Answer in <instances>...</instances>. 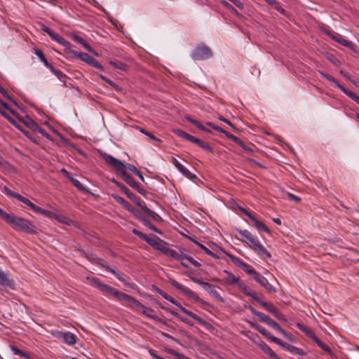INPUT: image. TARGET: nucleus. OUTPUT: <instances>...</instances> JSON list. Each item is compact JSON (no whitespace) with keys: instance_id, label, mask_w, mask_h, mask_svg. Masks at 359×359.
I'll list each match as a JSON object with an SVG mask.
<instances>
[{"instance_id":"obj_1","label":"nucleus","mask_w":359,"mask_h":359,"mask_svg":"<svg viewBox=\"0 0 359 359\" xmlns=\"http://www.w3.org/2000/svg\"><path fill=\"white\" fill-rule=\"evenodd\" d=\"M238 232L242 237L245 239H242L241 241L246 243L254 251H255L258 255L264 257V258H270L271 257V253L248 230H238Z\"/></svg>"},{"instance_id":"obj_2","label":"nucleus","mask_w":359,"mask_h":359,"mask_svg":"<svg viewBox=\"0 0 359 359\" xmlns=\"http://www.w3.org/2000/svg\"><path fill=\"white\" fill-rule=\"evenodd\" d=\"M15 230L23 231L26 233L35 234L37 233L36 226L33 223L25 218L18 217L11 214L6 222Z\"/></svg>"},{"instance_id":"obj_3","label":"nucleus","mask_w":359,"mask_h":359,"mask_svg":"<svg viewBox=\"0 0 359 359\" xmlns=\"http://www.w3.org/2000/svg\"><path fill=\"white\" fill-rule=\"evenodd\" d=\"M125 306L129 307L137 313H141L143 315L155 320H161V319L157 316L153 314L154 311L152 309L145 306L133 297H131L128 303L125 304Z\"/></svg>"},{"instance_id":"obj_4","label":"nucleus","mask_w":359,"mask_h":359,"mask_svg":"<svg viewBox=\"0 0 359 359\" xmlns=\"http://www.w3.org/2000/svg\"><path fill=\"white\" fill-rule=\"evenodd\" d=\"M102 290H101V292L104 294V295H105L107 297L114 296L123 306H125V304H127L129 302V301L132 297L126 293L120 292V291L117 290L116 289H115L108 285H106V284H105V285H102Z\"/></svg>"},{"instance_id":"obj_5","label":"nucleus","mask_w":359,"mask_h":359,"mask_svg":"<svg viewBox=\"0 0 359 359\" xmlns=\"http://www.w3.org/2000/svg\"><path fill=\"white\" fill-rule=\"evenodd\" d=\"M132 232L134 234L139 236L140 238H141L142 239H143L144 241H145L147 243H149L155 249H157L163 252L165 247V243L161 240L159 238L156 236L150 237L136 229H133L132 230Z\"/></svg>"},{"instance_id":"obj_6","label":"nucleus","mask_w":359,"mask_h":359,"mask_svg":"<svg viewBox=\"0 0 359 359\" xmlns=\"http://www.w3.org/2000/svg\"><path fill=\"white\" fill-rule=\"evenodd\" d=\"M104 158L105 161L111 165L116 170L120 172L121 173L122 170H124L123 168H126L130 171L133 172L135 175L137 172L138 170L133 165L127 163L124 164L122 161L118 159L113 157L109 154L104 155Z\"/></svg>"},{"instance_id":"obj_7","label":"nucleus","mask_w":359,"mask_h":359,"mask_svg":"<svg viewBox=\"0 0 359 359\" xmlns=\"http://www.w3.org/2000/svg\"><path fill=\"white\" fill-rule=\"evenodd\" d=\"M210 48L204 44L196 47L191 53V57L194 60H202L212 57Z\"/></svg>"},{"instance_id":"obj_8","label":"nucleus","mask_w":359,"mask_h":359,"mask_svg":"<svg viewBox=\"0 0 359 359\" xmlns=\"http://www.w3.org/2000/svg\"><path fill=\"white\" fill-rule=\"evenodd\" d=\"M191 280L201 285L205 290H207L210 294H212L214 297H215L217 299L220 301L221 302H224V299L220 296L219 292L216 290L215 287L212 285H211L209 283L204 282L200 279H198L194 277H191Z\"/></svg>"},{"instance_id":"obj_9","label":"nucleus","mask_w":359,"mask_h":359,"mask_svg":"<svg viewBox=\"0 0 359 359\" xmlns=\"http://www.w3.org/2000/svg\"><path fill=\"white\" fill-rule=\"evenodd\" d=\"M169 283L175 288L180 290L182 293L187 295L188 297L194 299L196 302L201 301L200 297L197 294L191 290L189 288L186 286L179 283L175 279L172 278H169Z\"/></svg>"},{"instance_id":"obj_10","label":"nucleus","mask_w":359,"mask_h":359,"mask_svg":"<svg viewBox=\"0 0 359 359\" xmlns=\"http://www.w3.org/2000/svg\"><path fill=\"white\" fill-rule=\"evenodd\" d=\"M41 29L48 34L50 37H51L52 39L57 41L60 44L64 46H69V43L62 36H60L59 34H56L55 32L51 30L48 27L46 26L43 24H41L40 25Z\"/></svg>"},{"instance_id":"obj_11","label":"nucleus","mask_w":359,"mask_h":359,"mask_svg":"<svg viewBox=\"0 0 359 359\" xmlns=\"http://www.w3.org/2000/svg\"><path fill=\"white\" fill-rule=\"evenodd\" d=\"M112 182L121 189V190L124 192L127 196L132 201H135L137 205L139 206H142L141 200L140 198H138L135 194H134L133 192H131L125 185L121 184V182H118L116 180H113Z\"/></svg>"},{"instance_id":"obj_12","label":"nucleus","mask_w":359,"mask_h":359,"mask_svg":"<svg viewBox=\"0 0 359 359\" xmlns=\"http://www.w3.org/2000/svg\"><path fill=\"white\" fill-rule=\"evenodd\" d=\"M325 33L330 37H331L333 40L337 41L338 43H339L342 46H344L345 47H347V48H349L351 49L353 48L354 43L352 41H348V40H346V39H344L340 34H333L330 31H326Z\"/></svg>"},{"instance_id":"obj_13","label":"nucleus","mask_w":359,"mask_h":359,"mask_svg":"<svg viewBox=\"0 0 359 359\" xmlns=\"http://www.w3.org/2000/svg\"><path fill=\"white\" fill-rule=\"evenodd\" d=\"M253 278L256 280L262 286L265 287V289L268 291L271 292H276V288L269 283L268 280L265 277L261 274L257 273Z\"/></svg>"},{"instance_id":"obj_14","label":"nucleus","mask_w":359,"mask_h":359,"mask_svg":"<svg viewBox=\"0 0 359 359\" xmlns=\"http://www.w3.org/2000/svg\"><path fill=\"white\" fill-rule=\"evenodd\" d=\"M113 197L116 200V201L122 205L125 209L135 214L136 216H138V211L123 198L118 196H113Z\"/></svg>"},{"instance_id":"obj_15","label":"nucleus","mask_w":359,"mask_h":359,"mask_svg":"<svg viewBox=\"0 0 359 359\" xmlns=\"http://www.w3.org/2000/svg\"><path fill=\"white\" fill-rule=\"evenodd\" d=\"M57 337H61L69 345H74L76 343V336L69 332H58Z\"/></svg>"},{"instance_id":"obj_16","label":"nucleus","mask_w":359,"mask_h":359,"mask_svg":"<svg viewBox=\"0 0 359 359\" xmlns=\"http://www.w3.org/2000/svg\"><path fill=\"white\" fill-rule=\"evenodd\" d=\"M228 138L236 142L238 145L242 147L245 151L248 153L253 152V149L250 145L245 144L243 140L233 135H228Z\"/></svg>"},{"instance_id":"obj_17","label":"nucleus","mask_w":359,"mask_h":359,"mask_svg":"<svg viewBox=\"0 0 359 359\" xmlns=\"http://www.w3.org/2000/svg\"><path fill=\"white\" fill-rule=\"evenodd\" d=\"M188 140L191 142H194V143L196 144L200 147H201V148H203V149H204L205 150H208V151H212V148L210 146L209 144L203 142V140H201L199 138L195 137L194 136H193L191 135L189 137Z\"/></svg>"},{"instance_id":"obj_18","label":"nucleus","mask_w":359,"mask_h":359,"mask_svg":"<svg viewBox=\"0 0 359 359\" xmlns=\"http://www.w3.org/2000/svg\"><path fill=\"white\" fill-rule=\"evenodd\" d=\"M163 253L173 257L176 260H181L182 259H183L184 256V253L181 250L180 252H178L172 249L167 248L166 246L165 247Z\"/></svg>"},{"instance_id":"obj_19","label":"nucleus","mask_w":359,"mask_h":359,"mask_svg":"<svg viewBox=\"0 0 359 359\" xmlns=\"http://www.w3.org/2000/svg\"><path fill=\"white\" fill-rule=\"evenodd\" d=\"M0 285L13 288L14 287V281L9 279L6 273L0 271Z\"/></svg>"},{"instance_id":"obj_20","label":"nucleus","mask_w":359,"mask_h":359,"mask_svg":"<svg viewBox=\"0 0 359 359\" xmlns=\"http://www.w3.org/2000/svg\"><path fill=\"white\" fill-rule=\"evenodd\" d=\"M49 69L57 77L60 81L63 83V86H67L66 81L68 79V76L62 72L60 70L55 69L53 66H52Z\"/></svg>"},{"instance_id":"obj_21","label":"nucleus","mask_w":359,"mask_h":359,"mask_svg":"<svg viewBox=\"0 0 359 359\" xmlns=\"http://www.w3.org/2000/svg\"><path fill=\"white\" fill-rule=\"evenodd\" d=\"M319 73L320 74V75H322L324 78H325L327 80H328L329 81H331L333 83L335 84V86L339 88L342 92H344L345 93V91H347V88H344V86H343L342 85L339 84L337 80L333 77L331 75L328 74H326L322 71H319Z\"/></svg>"},{"instance_id":"obj_22","label":"nucleus","mask_w":359,"mask_h":359,"mask_svg":"<svg viewBox=\"0 0 359 359\" xmlns=\"http://www.w3.org/2000/svg\"><path fill=\"white\" fill-rule=\"evenodd\" d=\"M173 304L177 306L184 313H186L187 315H188L189 316H190L191 318H192L193 319L196 320V321H198V322H202V320L201 318L197 316L196 314H195L194 313H193L192 311H189L187 310V309H185L184 307H183L181 304L180 302H178L177 301L175 300V303H173Z\"/></svg>"},{"instance_id":"obj_23","label":"nucleus","mask_w":359,"mask_h":359,"mask_svg":"<svg viewBox=\"0 0 359 359\" xmlns=\"http://www.w3.org/2000/svg\"><path fill=\"white\" fill-rule=\"evenodd\" d=\"M72 53L75 57L80 59L81 60L86 62L87 64H89L91 59L93 58V57H91L89 54L86 53L72 50Z\"/></svg>"},{"instance_id":"obj_24","label":"nucleus","mask_w":359,"mask_h":359,"mask_svg":"<svg viewBox=\"0 0 359 359\" xmlns=\"http://www.w3.org/2000/svg\"><path fill=\"white\" fill-rule=\"evenodd\" d=\"M34 53L37 55V57L39 58V60L43 63V65L48 68L50 69L53 65L48 62V61L46 60L45 55L43 54V51L39 49L35 48L34 49Z\"/></svg>"},{"instance_id":"obj_25","label":"nucleus","mask_w":359,"mask_h":359,"mask_svg":"<svg viewBox=\"0 0 359 359\" xmlns=\"http://www.w3.org/2000/svg\"><path fill=\"white\" fill-rule=\"evenodd\" d=\"M121 175L122 179L131 187L134 188L137 186V183L126 170H122Z\"/></svg>"},{"instance_id":"obj_26","label":"nucleus","mask_w":359,"mask_h":359,"mask_svg":"<svg viewBox=\"0 0 359 359\" xmlns=\"http://www.w3.org/2000/svg\"><path fill=\"white\" fill-rule=\"evenodd\" d=\"M18 200L29 206L35 212H36V211L39 210V206L36 205L32 202H31L28 198L21 196L20 194L18 196Z\"/></svg>"},{"instance_id":"obj_27","label":"nucleus","mask_w":359,"mask_h":359,"mask_svg":"<svg viewBox=\"0 0 359 359\" xmlns=\"http://www.w3.org/2000/svg\"><path fill=\"white\" fill-rule=\"evenodd\" d=\"M10 348L13 351V354L20 355L21 357H23L26 359H30L29 355L28 353L25 352L20 348H18L17 346L14 345H10Z\"/></svg>"},{"instance_id":"obj_28","label":"nucleus","mask_w":359,"mask_h":359,"mask_svg":"<svg viewBox=\"0 0 359 359\" xmlns=\"http://www.w3.org/2000/svg\"><path fill=\"white\" fill-rule=\"evenodd\" d=\"M140 207L153 219L156 221H159L161 219V217L156 212L148 208L145 205L142 204V206Z\"/></svg>"},{"instance_id":"obj_29","label":"nucleus","mask_w":359,"mask_h":359,"mask_svg":"<svg viewBox=\"0 0 359 359\" xmlns=\"http://www.w3.org/2000/svg\"><path fill=\"white\" fill-rule=\"evenodd\" d=\"M254 222L255 226L259 231H264L266 233H269V229L261 221L256 219V217L253 218L252 220Z\"/></svg>"},{"instance_id":"obj_30","label":"nucleus","mask_w":359,"mask_h":359,"mask_svg":"<svg viewBox=\"0 0 359 359\" xmlns=\"http://www.w3.org/2000/svg\"><path fill=\"white\" fill-rule=\"evenodd\" d=\"M107 270L111 273H113L120 281L126 285H130L129 283L126 281L125 276L116 272L114 269L109 268V266L106 267Z\"/></svg>"},{"instance_id":"obj_31","label":"nucleus","mask_w":359,"mask_h":359,"mask_svg":"<svg viewBox=\"0 0 359 359\" xmlns=\"http://www.w3.org/2000/svg\"><path fill=\"white\" fill-rule=\"evenodd\" d=\"M191 241L195 243L196 245H198L202 250H203L208 255L212 256V257H214L215 259H219V257L214 253L213 252H212L210 250H209L207 247H205L204 245L198 243L197 241H196L195 239H191Z\"/></svg>"},{"instance_id":"obj_32","label":"nucleus","mask_w":359,"mask_h":359,"mask_svg":"<svg viewBox=\"0 0 359 359\" xmlns=\"http://www.w3.org/2000/svg\"><path fill=\"white\" fill-rule=\"evenodd\" d=\"M67 177L73 182L74 185L79 190H85V187L76 179L73 177L72 173L67 172Z\"/></svg>"},{"instance_id":"obj_33","label":"nucleus","mask_w":359,"mask_h":359,"mask_svg":"<svg viewBox=\"0 0 359 359\" xmlns=\"http://www.w3.org/2000/svg\"><path fill=\"white\" fill-rule=\"evenodd\" d=\"M224 273L227 275L226 278V283L229 285L236 284L238 283V278L236 277L233 274H232L231 272H229L226 270L224 271Z\"/></svg>"},{"instance_id":"obj_34","label":"nucleus","mask_w":359,"mask_h":359,"mask_svg":"<svg viewBox=\"0 0 359 359\" xmlns=\"http://www.w3.org/2000/svg\"><path fill=\"white\" fill-rule=\"evenodd\" d=\"M244 271H245L247 273L251 275L253 278L255 276V275L257 273V271H255L254 270V269L250 266L247 263H245L243 262V263L242 264V265L240 266Z\"/></svg>"},{"instance_id":"obj_35","label":"nucleus","mask_w":359,"mask_h":359,"mask_svg":"<svg viewBox=\"0 0 359 359\" xmlns=\"http://www.w3.org/2000/svg\"><path fill=\"white\" fill-rule=\"evenodd\" d=\"M186 119L192 123L194 126H196L198 129L201 130H203L205 132H207V133H210V130H208L207 128H205L203 124H201L199 121H198L197 120H195L189 116H187L186 118Z\"/></svg>"},{"instance_id":"obj_36","label":"nucleus","mask_w":359,"mask_h":359,"mask_svg":"<svg viewBox=\"0 0 359 359\" xmlns=\"http://www.w3.org/2000/svg\"><path fill=\"white\" fill-rule=\"evenodd\" d=\"M259 346L261 350L270 357L274 353V351L265 342L262 341Z\"/></svg>"},{"instance_id":"obj_37","label":"nucleus","mask_w":359,"mask_h":359,"mask_svg":"<svg viewBox=\"0 0 359 359\" xmlns=\"http://www.w3.org/2000/svg\"><path fill=\"white\" fill-rule=\"evenodd\" d=\"M253 327L255 328L256 330H257L259 333H261L266 337H270L271 334L269 332H268L264 327L258 324H253Z\"/></svg>"},{"instance_id":"obj_38","label":"nucleus","mask_w":359,"mask_h":359,"mask_svg":"<svg viewBox=\"0 0 359 359\" xmlns=\"http://www.w3.org/2000/svg\"><path fill=\"white\" fill-rule=\"evenodd\" d=\"M109 64L111 65L114 66V67H116V68H117L118 69H121V70L125 71V70L127 69V65L125 63H123V62H122L121 61H118V60L112 61V60H111L109 62Z\"/></svg>"},{"instance_id":"obj_39","label":"nucleus","mask_w":359,"mask_h":359,"mask_svg":"<svg viewBox=\"0 0 359 359\" xmlns=\"http://www.w3.org/2000/svg\"><path fill=\"white\" fill-rule=\"evenodd\" d=\"M259 319L263 323H265L268 325H271V323L274 321L273 319H271L269 316L264 314V313H261L259 315Z\"/></svg>"},{"instance_id":"obj_40","label":"nucleus","mask_w":359,"mask_h":359,"mask_svg":"<svg viewBox=\"0 0 359 359\" xmlns=\"http://www.w3.org/2000/svg\"><path fill=\"white\" fill-rule=\"evenodd\" d=\"M100 78L104 81L105 82H107V83H109L111 86H112L117 91H121V88L117 85L116 84L114 81H112L110 79H108L107 78L106 76H103V75H100Z\"/></svg>"},{"instance_id":"obj_41","label":"nucleus","mask_w":359,"mask_h":359,"mask_svg":"<svg viewBox=\"0 0 359 359\" xmlns=\"http://www.w3.org/2000/svg\"><path fill=\"white\" fill-rule=\"evenodd\" d=\"M140 219H141V221L143 222V224L146 226L149 227L150 229H151L154 231L160 233V231L158 230V229L155 226H154L148 219H147L146 218H144L143 217H140Z\"/></svg>"},{"instance_id":"obj_42","label":"nucleus","mask_w":359,"mask_h":359,"mask_svg":"<svg viewBox=\"0 0 359 359\" xmlns=\"http://www.w3.org/2000/svg\"><path fill=\"white\" fill-rule=\"evenodd\" d=\"M263 307H264L269 312L273 313L277 309L273 304L268 303L266 302H264L262 300V302L260 304Z\"/></svg>"},{"instance_id":"obj_43","label":"nucleus","mask_w":359,"mask_h":359,"mask_svg":"<svg viewBox=\"0 0 359 359\" xmlns=\"http://www.w3.org/2000/svg\"><path fill=\"white\" fill-rule=\"evenodd\" d=\"M36 212L40 213L41 215H43L49 218H56V215L53 212L44 210L40 207H39V210L36 211Z\"/></svg>"},{"instance_id":"obj_44","label":"nucleus","mask_w":359,"mask_h":359,"mask_svg":"<svg viewBox=\"0 0 359 359\" xmlns=\"http://www.w3.org/2000/svg\"><path fill=\"white\" fill-rule=\"evenodd\" d=\"M8 108V104L0 100V113L8 120L11 119V118L7 114V113L4 111L5 109Z\"/></svg>"},{"instance_id":"obj_45","label":"nucleus","mask_w":359,"mask_h":359,"mask_svg":"<svg viewBox=\"0 0 359 359\" xmlns=\"http://www.w3.org/2000/svg\"><path fill=\"white\" fill-rule=\"evenodd\" d=\"M207 124L208 126H211L215 130L224 133L227 138H228V135H232L231 133H229L228 131L224 130L222 128H221V127H219L218 126H216V125H215V124H213V123H212L210 122L207 123Z\"/></svg>"},{"instance_id":"obj_46","label":"nucleus","mask_w":359,"mask_h":359,"mask_svg":"<svg viewBox=\"0 0 359 359\" xmlns=\"http://www.w3.org/2000/svg\"><path fill=\"white\" fill-rule=\"evenodd\" d=\"M296 326L301 330L303 332H304L306 334H307L309 337H310L311 335V334L313 333L312 331H311L306 325L300 323H297L296 324Z\"/></svg>"},{"instance_id":"obj_47","label":"nucleus","mask_w":359,"mask_h":359,"mask_svg":"<svg viewBox=\"0 0 359 359\" xmlns=\"http://www.w3.org/2000/svg\"><path fill=\"white\" fill-rule=\"evenodd\" d=\"M173 132L175 134H176L177 135L181 137H183L186 140H188L189 137H190L191 135L187 133L186 132L180 130V129H174L173 130Z\"/></svg>"},{"instance_id":"obj_48","label":"nucleus","mask_w":359,"mask_h":359,"mask_svg":"<svg viewBox=\"0 0 359 359\" xmlns=\"http://www.w3.org/2000/svg\"><path fill=\"white\" fill-rule=\"evenodd\" d=\"M140 131L144 134L145 135L148 136L150 139L156 141V142H161V140L158 138H157L156 137H155L153 134H151V133L148 132L147 130H146L144 128H140Z\"/></svg>"},{"instance_id":"obj_49","label":"nucleus","mask_w":359,"mask_h":359,"mask_svg":"<svg viewBox=\"0 0 359 359\" xmlns=\"http://www.w3.org/2000/svg\"><path fill=\"white\" fill-rule=\"evenodd\" d=\"M270 326L272 327L274 330L280 332L283 335H287V332L283 330L276 321H273Z\"/></svg>"},{"instance_id":"obj_50","label":"nucleus","mask_w":359,"mask_h":359,"mask_svg":"<svg viewBox=\"0 0 359 359\" xmlns=\"http://www.w3.org/2000/svg\"><path fill=\"white\" fill-rule=\"evenodd\" d=\"M345 94L359 104V97L350 90L345 91Z\"/></svg>"},{"instance_id":"obj_51","label":"nucleus","mask_w":359,"mask_h":359,"mask_svg":"<svg viewBox=\"0 0 359 359\" xmlns=\"http://www.w3.org/2000/svg\"><path fill=\"white\" fill-rule=\"evenodd\" d=\"M227 255L230 258V259L232 261V262L238 266H241L242 265V264L243 263V262L242 260H241L238 257H237L233 255L227 254Z\"/></svg>"},{"instance_id":"obj_52","label":"nucleus","mask_w":359,"mask_h":359,"mask_svg":"<svg viewBox=\"0 0 359 359\" xmlns=\"http://www.w3.org/2000/svg\"><path fill=\"white\" fill-rule=\"evenodd\" d=\"M88 65L94 67L95 68L99 69L100 70H103L104 69V67H102V65L96 59H95L94 57H93L91 59V60L89 62Z\"/></svg>"},{"instance_id":"obj_53","label":"nucleus","mask_w":359,"mask_h":359,"mask_svg":"<svg viewBox=\"0 0 359 359\" xmlns=\"http://www.w3.org/2000/svg\"><path fill=\"white\" fill-rule=\"evenodd\" d=\"M4 192H5V194L6 195L10 196L13 197V198H15L16 199H18V196H20L19 194L11 191L7 187H4Z\"/></svg>"},{"instance_id":"obj_54","label":"nucleus","mask_w":359,"mask_h":359,"mask_svg":"<svg viewBox=\"0 0 359 359\" xmlns=\"http://www.w3.org/2000/svg\"><path fill=\"white\" fill-rule=\"evenodd\" d=\"M246 294L251 297L252 298H253L255 300H256L259 304H261V302H262V299H261L259 297L257 294L252 290H250L249 291H248V293Z\"/></svg>"},{"instance_id":"obj_55","label":"nucleus","mask_w":359,"mask_h":359,"mask_svg":"<svg viewBox=\"0 0 359 359\" xmlns=\"http://www.w3.org/2000/svg\"><path fill=\"white\" fill-rule=\"evenodd\" d=\"M183 259H187L191 264H192L194 266H195L196 267H198L201 266V264L198 262H197L196 260H195L194 259H193V257H191V256L184 254Z\"/></svg>"},{"instance_id":"obj_56","label":"nucleus","mask_w":359,"mask_h":359,"mask_svg":"<svg viewBox=\"0 0 359 359\" xmlns=\"http://www.w3.org/2000/svg\"><path fill=\"white\" fill-rule=\"evenodd\" d=\"M91 282L96 287L99 288L100 291L102 290V286L105 285V284L101 283L98 278H93L91 279Z\"/></svg>"},{"instance_id":"obj_57","label":"nucleus","mask_w":359,"mask_h":359,"mask_svg":"<svg viewBox=\"0 0 359 359\" xmlns=\"http://www.w3.org/2000/svg\"><path fill=\"white\" fill-rule=\"evenodd\" d=\"M91 282L96 287L99 288L100 291L102 290V286L105 285V284L101 283L98 278H93L91 279Z\"/></svg>"},{"instance_id":"obj_58","label":"nucleus","mask_w":359,"mask_h":359,"mask_svg":"<svg viewBox=\"0 0 359 359\" xmlns=\"http://www.w3.org/2000/svg\"><path fill=\"white\" fill-rule=\"evenodd\" d=\"M283 348H285L286 350H287L289 352H290L292 353H294L295 351H298V348H297L291 344H289L286 342H285Z\"/></svg>"},{"instance_id":"obj_59","label":"nucleus","mask_w":359,"mask_h":359,"mask_svg":"<svg viewBox=\"0 0 359 359\" xmlns=\"http://www.w3.org/2000/svg\"><path fill=\"white\" fill-rule=\"evenodd\" d=\"M269 339H271L273 342H275L276 344L281 346L282 347H283L285 344V342L283 341L282 340H280L278 337H276L273 336L272 334H271V336H270V337Z\"/></svg>"},{"instance_id":"obj_60","label":"nucleus","mask_w":359,"mask_h":359,"mask_svg":"<svg viewBox=\"0 0 359 359\" xmlns=\"http://www.w3.org/2000/svg\"><path fill=\"white\" fill-rule=\"evenodd\" d=\"M269 339H271L273 342H275L276 344L281 346L282 347H283L285 344V342L283 341L282 340H280L278 337H276L273 336L272 334H271V336H270V337Z\"/></svg>"},{"instance_id":"obj_61","label":"nucleus","mask_w":359,"mask_h":359,"mask_svg":"<svg viewBox=\"0 0 359 359\" xmlns=\"http://www.w3.org/2000/svg\"><path fill=\"white\" fill-rule=\"evenodd\" d=\"M55 219L57 220H58L59 222H60L61 223L67 224H69V222L70 221L69 219H68L65 216L56 215V218Z\"/></svg>"},{"instance_id":"obj_62","label":"nucleus","mask_w":359,"mask_h":359,"mask_svg":"<svg viewBox=\"0 0 359 359\" xmlns=\"http://www.w3.org/2000/svg\"><path fill=\"white\" fill-rule=\"evenodd\" d=\"M28 126L30 128H32L34 130H38V128H39V126L32 119H29L28 122Z\"/></svg>"},{"instance_id":"obj_63","label":"nucleus","mask_w":359,"mask_h":359,"mask_svg":"<svg viewBox=\"0 0 359 359\" xmlns=\"http://www.w3.org/2000/svg\"><path fill=\"white\" fill-rule=\"evenodd\" d=\"M318 346L320 348H321L323 351H325L326 353H327L330 355L332 354V352L331 348L327 345L324 344L323 342H322Z\"/></svg>"},{"instance_id":"obj_64","label":"nucleus","mask_w":359,"mask_h":359,"mask_svg":"<svg viewBox=\"0 0 359 359\" xmlns=\"http://www.w3.org/2000/svg\"><path fill=\"white\" fill-rule=\"evenodd\" d=\"M11 214H8L6 212L4 211L1 208H0V217L4 219L6 222H7V220H8L10 216H11Z\"/></svg>"}]
</instances>
